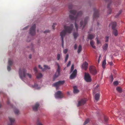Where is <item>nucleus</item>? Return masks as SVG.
<instances>
[{
  "label": "nucleus",
  "instance_id": "38",
  "mask_svg": "<svg viewBox=\"0 0 125 125\" xmlns=\"http://www.w3.org/2000/svg\"><path fill=\"white\" fill-rule=\"evenodd\" d=\"M68 57H69L68 55V54H66V57H65V62L67 61L68 59Z\"/></svg>",
  "mask_w": 125,
  "mask_h": 125
},
{
  "label": "nucleus",
  "instance_id": "28",
  "mask_svg": "<svg viewBox=\"0 0 125 125\" xmlns=\"http://www.w3.org/2000/svg\"><path fill=\"white\" fill-rule=\"evenodd\" d=\"M8 64L10 66H11L12 64V61L10 59H9Z\"/></svg>",
  "mask_w": 125,
  "mask_h": 125
},
{
  "label": "nucleus",
  "instance_id": "52",
  "mask_svg": "<svg viewBox=\"0 0 125 125\" xmlns=\"http://www.w3.org/2000/svg\"><path fill=\"white\" fill-rule=\"evenodd\" d=\"M109 64L111 66H112L113 65V63L112 62H109Z\"/></svg>",
  "mask_w": 125,
  "mask_h": 125
},
{
  "label": "nucleus",
  "instance_id": "31",
  "mask_svg": "<svg viewBox=\"0 0 125 125\" xmlns=\"http://www.w3.org/2000/svg\"><path fill=\"white\" fill-rule=\"evenodd\" d=\"M116 89L117 91L119 93L121 92L122 91L121 88L120 87H117Z\"/></svg>",
  "mask_w": 125,
  "mask_h": 125
},
{
  "label": "nucleus",
  "instance_id": "13",
  "mask_svg": "<svg viewBox=\"0 0 125 125\" xmlns=\"http://www.w3.org/2000/svg\"><path fill=\"white\" fill-rule=\"evenodd\" d=\"M86 100H87L85 98H84L81 99V100L78 103V104L77 105L78 106L84 104L85 103Z\"/></svg>",
  "mask_w": 125,
  "mask_h": 125
},
{
  "label": "nucleus",
  "instance_id": "21",
  "mask_svg": "<svg viewBox=\"0 0 125 125\" xmlns=\"http://www.w3.org/2000/svg\"><path fill=\"white\" fill-rule=\"evenodd\" d=\"M60 71H57L56 72V73L55 74L53 80H54V78H56L57 77H58L60 74Z\"/></svg>",
  "mask_w": 125,
  "mask_h": 125
},
{
  "label": "nucleus",
  "instance_id": "42",
  "mask_svg": "<svg viewBox=\"0 0 125 125\" xmlns=\"http://www.w3.org/2000/svg\"><path fill=\"white\" fill-rule=\"evenodd\" d=\"M37 125H43L40 122L38 121L37 123Z\"/></svg>",
  "mask_w": 125,
  "mask_h": 125
},
{
  "label": "nucleus",
  "instance_id": "29",
  "mask_svg": "<svg viewBox=\"0 0 125 125\" xmlns=\"http://www.w3.org/2000/svg\"><path fill=\"white\" fill-rule=\"evenodd\" d=\"M78 35V33L77 32H74L73 33V35L74 38L75 39H76L77 38Z\"/></svg>",
  "mask_w": 125,
  "mask_h": 125
},
{
  "label": "nucleus",
  "instance_id": "46",
  "mask_svg": "<svg viewBox=\"0 0 125 125\" xmlns=\"http://www.w3.org/2000/svg\"><path fill=\"white\" fill-rule=\"evenodd\" d=\"M74 68V66L73 64L72 65L71 68V70H73Z\"/></svg>",
  "mask_w": 125,
  "mask_h": 125
},
{
  "label": "nucleus",
  "instance_id": "11",
  "mask_svg": "<svg viewBox=\"0 0 125 125\" xmlns=\"http://www.w3.org/2000/svg\"><path fill=\"white\" fill-rule=\"evenodd\" d=\"M77 71H71L70 73L71 74L70 77V78L72 79L75 78L77 74Z\"/></svg>",
  "mask_w": 125,
  "mask_h": 125
},
{
  "label": "nucleus",
  "instance_id": "14",
  "mask_svg": "<svg viewBox=\"0 0 125 125\" xmlns=\"http://www.w3.org/2000/svg\"><path fill=\"white\" fill-rule=\"evenodd\" d=\"M39 106V104L38 103H36L35 105L33 106L32 107L33 110L34 111L37 110Z\"/></svg>",
  "mask_w": 125,
  "mask_h": 125
},
{
  "label": "nucleus",
  "instance_id": "9",
  "mask_svg": "<svg viewBox=\"0 0 125 125\" xmlns=\"http://www.w3.org/2000/svg\"><path fill=\"white\" fill-rule=\"evenodd\" d=\"M94 13L93 14V19L94 20H95L96 18L98 17H99V10H96L94 9Z\"/></svg>",
  "mask_w": 125,
  "mask_h": 125
},
{
  "label": "nucleus",
  "instance_id": "43",
  "mask_svg": "<svg viewBox=\"0 0 125 125\" xmlns=\"http://www.w3.org/2000/svg\"><path fill=\"white\" fill-rule=\"evenodd\" d=\"M56 24H57L56 23H53V25L52 26V27L53 29H55V25H56Z\"/></svg>",
  "mask_w": 125,
  "mask_h": 125
},
{
  "label": "nucleus",
  "instance_id": "47",
  "mask_svg": "<svg viewBox=\"0 0 125 125\" xmlns=\"http://www.w3.org/2000/svg\"><path fill=\"white\" fill-rule=\"evenodd\" d=\"M67 51L68 50L66 49L64 50L63 51V53L65 54H66L67 52Z\"/></svg>",
  "mask_w": 125,
  "mask_h": 125
},
{
  "label": "nucleus",
  "instance_id": "2",
  "mask_svg": "<svg viewBox=\"0 0 125 125\" xmlns=\"http://www.w3.org/2000/svg\"><path fill=\"white\" fill-rule=\"evenodd\" d=\"M73 27V25L72 24H70L69 26L65 25L64 26V29L60 33V35L62 39V48H63V38L66 35V33H71Z\"/></svg>",
  "mask_w": 125,
  "mask_h": 125
},
{
  "label": "nucleus",
  "instance_id": "44",
  "mask_svg": "<svg viewBox=\"0 0 125 125\" xmlns=\"http://www.w3.org/2000/svg\"><path fill=\"white\" fill-rule=\"evenodd\" d=\"M50 32V31L48 30H46L44 31L43 32L44 33H49Z\"/></svg>",
  "mask_w": 125,
  "mask_h": 125
},
{
  "label": "nucleus",
  "instance_id": "58",
  "mask_svg": "<svg viewBox=\"0 0 125 125\" xmlns=\"http://www.w3.org/2000/svg\"><path fill=\"white\" fill-rule=\"evenodd\" d=\"M31 54H30L29 57V58L30 59H31Z\"/></svg>",
  "mask_w": 125,
  "mask_h": 125
},
{
  "label": "nucleus",
  "instance_id": "27",
  "mask_svg": "<svg viewBox=\"0 0 125 125\" xmlns=\"http://www.w3.org/2000/svg\"><path fill=\"white\" fill-rule=\"evenodd\" d=\"M9 119L10 122L11 123L14 122L15 121L14 119L12 118L9 117Z\"/></svg>",
  "mask_w": 125,
  "mask_h": 125
},
{
  "label": "nucleus",
  "instance_id": "49",
  "mask_svg": "<svg viewBox=\"0 0 125 125\" xmlns=\"http://www.w3.org/2000/svg\"><path fill=\"white\" fill-rule=\"evenodd\" d=\"M73 7V5L71 4L69 6V9H71Z\"/></svg>",
  "mask_w": 125,
  "mask_h": 125
},
{
  "label": "nucleus",
  "instance_id": "19",
  "mask_svg": "<svg viewBox=\"0 0 125 125\" xmlns=\"http://www.w3.org/2000/svg\"><path fill=\"white\" fill-rule=\"evenodd\" d=\"M89 70H96L95 67L93 65L90 66L89 68Z\"/></svg>",
  "mask_w": 125,
  "mask_h": 125
},
{
  "label": "nucleus",
  "instance_id": "35",
  "mask_svg": "<svg viewBox=\"0 0 125 125\" xmlns=\"http://www.w3.org/2000/svg\"><path fill=\"white\" fill-rule=\"evenodd\" d=\"M110 81L112 82L113 80V77L112 75H111L110 77Z\"/></svg>",
  "mask_w": 125,
  "mask_h": 125
},
{
  "label": "nucleus",
  "instance_id": "17",
  "mask_svg": "<svg viewBox=\"0 0 125 125\" xmlns=\"http://www.w3.org/2000/svg\"><path fill=\"white\" fill-rule=\"evenodd\" d=\"M113 34L115 36H117L118 34V31L115 29H113Z\"/></svg>",
  "mask_w": 125,
  "mask_h": 125
},
{
  "label": "nucleus",
  "instance_id": "62",
  "mask_svg": "<svg viewBox=\"0 0 125 125\" xmlns=\"http://www.w3.org/2000/svg\"><path fill=\"white\" fill-rule=\"evenodd\" d=\"M30 41V40H29V41H28V42H29Z\"/></svg>",
  "mask_w": 125,
  "mask_h": 125
},
{
  "label": "nucleus",
  "instance_id": "32",
  "mask_svg": "<svg viewBox=\"0 0 125 125\" xmlns=\"http://www.w3.org/2000/svg\"><path fill=\"white\" fill-rule=\"evenodd\" d=\"M43 67L46 69H50V67L49 66L45 65H43Z\"/></svg>",
  "mask_w": 125,
  "mask_h": 125
},
{
  "label": "nucleus",
  "instance_id": "4",
  "mask_svg": "<svg viewBox=\"0 0 125 125\" xmlns=\"http://www.w3.org/2000/svg\"><path fill=\"white\" fill-rule=\"evenodd\" d=\"M84 79L87 82H90L91 81L92 79L89 74L87 73H85Z\"/></svg>",
  "mask_w": 125,
  "mask_h": 125
},
{
  "label": "nucleus",
  "instance_id": "60",
  "mask_svg": "<svg viewBox=\"0 0 125 125\" xmlns=\"http://www.w3.org/2000/svg\"><path fill=\"white\" fill-rule=\"evenodd\" d=\"M97 25H99V23L97 22Z\"/></svg>",
  "mask_w": 125,
  "mask_h": 125
},
{
  "label": "nucleus",
  "instance_id": "57",
  "mask_svg": "<svg viewBox=\"0 0 125 125\" xmlns=\"http://www.w3.org/2000/svg\"><path fill=\"white\" fill-rule=\"evenodd\" d=\"M32 47H33V45H32V44H31L30 46V47H29V46H28L27 47L28 48H30V47H31V48H32Z\"/></svg>",
  "mask_w": 125,
  "mask_h": 125
},
{
  "label": "nucleus",
  "instance_id": "24",
  "mask_svg": "<svg viewBox=\"0 0 125 125\" xmlns=\"http://www.w3.org/2000/svg\"><path fill=\"white\" fill-rule=\"evenodd\" d=\"M42 76V74L41 73H38L36 75V77L37 79L41 78Z\"/></svg>",
  "mask_w": 125,
  "mask_h": 125
},
{
  "label": "nucleus",
  "instance_id": "39",
  "mask_svg": "<svg viewBox=\"0 0 125 125\" xmlns=\"http://www.w3.org/2000/svg\"><path fill=\"white\" fill-rule=\"evenodd\" d=\"M15 113L17 114H18L19 113V111L17 109H16L14 111Z\"/></svg>",
  "mask_w": 125,
  "mask_h": 125
},
{
  "label": "nucleus",
  "instance_id": "18",
  "mask_svg": "<svg viewBox=\"0 0 125 125\" xmlns=\"http://www.w3.org/2000/svg\"><path fill=\"white\" fill-rule=\"evenodd\" d=\"M100 97V94L99 93L96 94L95 96V99L97 101L99 99Z\"/></svg>",
  "mask_w": 125,
  "mask_h": 125
},
{
  "label": "nucleus",
  "instance_id": "37",
  "mask_svg": "<svg viewBox=\"0 0 125 125\" xmlns=\"http://www.w3.org/2000/svg\"><path fill=\"white\" fill-rule=\"evenodd\" d=\"M121 12H122V10H120L119 11V12L115 16V17L116 18H117L121 13Z\"/></svg>",
  "mask_w": 125,
  "mask_h": 125
},
{
  "label": "nucleus",
  "instance_id": "61",
  "mask_svg": "<svg viewBox=\"0 0 125 125\" xmlns=\"http://www.w3.org/2000/svg\"><path fill=\"white\" fill-rule=\"evenodd\" d=\"M67 94H69V92H68L67 93Z\"/></svg>",
  "mask_w": 125,
  "mask_h": 125
},
{
  "label": "nucleus",
  "instance_id": "25",
  "mask_svg": "<svg viewBox=\"0 0 125 125\" xmlns=\"http://www.w3.org/2000/svg\"><path fill=\"white\" fill-rule=\"evenodd\" d=\"M108 47V45L107 44H105L103 47V48L104 50L106 51L107 48Z\"/></svg>",
  "mask_w": 125,
  "mask_h": 125
},
{
  "label": "nucleus",
  "instance_id": "6",
  "mask_svg": "<svg viewBox=\"0 0 125 125\" xmlns=\"http://www.w3.org/2000/svg\"><path fill=\"white\" fill-rule=\"evenodd\" d=\"M88 19V17H86L85 18L84 22H83L82 21H80V25L81 27H82V30L87 23Z\"/></svg>",
  "mask_w": 125,
  "mask_h": 125
},
{
  "label": "nucleus",
  "instance_id": "30",
  "mask_svg": "<svg viewBox=\"0 0 125 125\" xmlns=\"http://www.w3.org/2000/svg\"><path fill=\"white\" fill-rule=\"evenodd\" d=\"M106 63L105 60H104L103 62L102 66L103 68H105V66L106 64Z\"/></svg>",
  "mask_w": 125,
  "mask_h": 125
},
{
  "label": "nucleus",
  "instance_id": "51",
  "mask_svg": "<svg viewBox=\"0 0 125 125\" xmlns=\"http://www.w3.org/2000/svg\"><path fill=\"white\" fill-rule=\"evenodd\" d=\"M71 63V62L70 61H69L68 62L67 64V67L69 66L70 64Z\"/></svg>",
  "mask_w": 125,
  "mask_h": 125
},
{
  "label": "nucleus",
  "instance_id": "34",
  "mask_svg": "<svg viewBox=\"0 0 125 125\" xmlns=\"http://www.w3.org/2000/svg\"><path fill=\"white\" fill-rule=\"evenodd\" d=\"M113 84L114 85L116 86L118 84V82L117 81H115L114 82Z\"/></svg>",
  "mask_w": 125,
  "mask_h": 125
},
{
  "label": "nucleus",
  "instance_id": "55",
  "mask_svg": "<svg viewBox=\"0 0 125 125\" xmlns=\"http://www.w3.org/2000/svg\"><path fill=\"white\" fill-rule=\"evenodd\" d=\"M28 27V26H27L25 28H23V30H26V29Z\"/></svg>",
  "mask_w": 125,
  "mask_h": 125
},
{
  "label": "nucleus",
  "instance_id": "7",
  "mask_svg": "<svg viewBox=\"0 0 125 125\" xmlns=\"http://www.w3.org/2000/svg\"><path fill=\"white\" fill-rule=\"evenodd\" d=\"M55 97L56 98H61L63 97V94L61 91H59L55 94Z\"/></svg>",
  "mask_w": 125,
  "mask_h": 125
},
{
  "label": "nucleus",
  "instance_id": "45",
  "mask_svg": "<svg viewBox=\"0 0 125 125\" xmlns=\"http://www.w3.org/2000/svg\"><path fill=\"white\" fill-rule=\"evenodd\" d=\"M34 87L36 89H39V87H38V86L36 84V85H34Z\"/></svg>",
  "mask_w": 125,
  "mask_h": 125
},
{
  "label": "nucleus",
  "instance_id": "8",
  "mask_svg": "<svg viewBox=\"0 0 125 125\" xmlns=\"http://www.w3.org/2000/svg\"><path fill=\"white\" fill-rule=\"evenodd\" d=\"M64 83V80L59 81L54 84L53 85L56 87V89H57V87L60 85L63 84Z\"/></svg>",
  "mask_w": 125,
  "mask_h": 125
},
{
  "label": "nucleus",
  "instance_id": "59",
  "mask_svg": "<svg viewBox=\"0 0 125 125\" xmlns=\"http://www.w3.org/2000/svg\"><path fill=\"white\" fill-rule=\"evenodd\" d=\"M57 66H58V69H57V70H59L58 69H59V64H57Z\"/></svg>",
  "mask_w": 125,
  "mask_h": 125
},
{
  "label": "nucleus",
  "instance_id": "5",
  "mask_svg": "<svg viewBox=\"0 0 125 125\" xmlns=\"http://www.w3.org/2000/svg\"><path fill=\"white\" fill-rule=\"evenodd\" d=\"M36 25L34 24L30 29V33L32 36H33L35 34Z\"/></svg>",
  "mask_w": 125,
  "mask_h": 125
},
{
  "label": "nucleus",
  "instance_id": "53",
  "mask_svg": "<svg viewBox=\"0 0 125 125\" xmlns=\"http://www.w3.org/2000/svg\"><path fill=\"white\" fill-rule=\"evenodd\" d=\"M77 48V46L76 44H75L74 46V48L75 50H76V49Z\"/></svg>",
  "mask_w": 125,
  "mask_h": 125
},
{
  "label": "nucleus",
  "instance_id": "3",
  "mask_svg": "<svg viewBox=\"0 0 125 125\" xmlns=\"http://www.w3.org/2000/svg\"><path fill=\"white\" fill-rule=\"evenodd\" d=\"M19 75L21 78L23 79L27 77H28L30 78L31 77V75L29 73H26L25 71H20L19 72Z\"/></svg>",
  "mask_w": 125,
  "mask_h": 125
},
{
  "label": "nucleus",
  "instance_id": "50",
  "mask_svg": "<svg viewBox=\"0 0 125 125\" xmlns=\"http://www.w3.org/2000/svg\"><path fill=\"white\" fill-rule=\"evenodd\" d=\"M11 66H10L9 65L7 67V69L8 70H10V67Z\"/></svg>",
  "mask_w": 125,
  "mask_h": 125
},
{
  "label": "nucleus",
  "instance_id": "10",
  "mask_svg": "<svg viewBox=\"0 0 125 125\" xmlns=\"http://www.w3.org/2000/svg\"><path fill=\"white\" fill-rule=\"evenodd\" d=\"M106 2H108L109 3L108 4L107 6V8L108 9L107 11V13L108 14H110L112 12V9L110 8V7L111 2V0H106Z\"/></svg>",
  "mask_w": 125,
  "mask_h": 125
},
{
  "label": "nucleus",
  "instance_id": "33",
  "mask_svg": "<svg viewBox=\"0 0 125 125\" xmlns=\"http://www.w3.org/2000/svg\"><path fill=\"white\" fill-rule=\"evenodd\" d=\"M91 73L93 74L94 75L97 73L96 71H91Z\"/></svg>",
  "mask_w": 125,
  "mask_h": 125
},
{
  "label": "nucleus",
  "instance_id": "54",
  "mask_svg": "<svg viewBox=\"0 0 125 125\" xmlns=\"http://www.w3.org/2000/svg\"><path fill=\"white\" fill-rule=\"evenodd\" d=\"M38 67L40 69H42V68L41 67V65H38Z\"/></svg>",
  "mask_w": 125,
  "mask_h": 125
},
{
  "label": "nucleus",
  "instance_id": "20",
  "mask_svg": "<svg viewBox=\"0 0 125 125\" xmlns=\"http://www.w3.org/2000/svg\"><path fill=\"white\" fill-rule=\"evenodd\" d=\"M90 44L92 47L94 49L95 48V46L94 45V42L93 41L91 40L90 42Z\"/></svg>",
  "mask_w": 125,
  "mask_h": 125
},
{
  "label": "nucleus",
  "instance_id": "41",
  "mask_svg": "<svg viewBox=\"0 0 125 125\" xmlns=\"http://www.w3.org/2000/svg\"><path fill=\"white\" fill-rule=\"evenodd\" d=\"M89 121V120L88 119H86L84 123V125L87 124L88 123Z\"/></svg>",
  "mask_w": 125,
  "mask_h": 125
},
{
  "label": "nucleus",
  "instance_id": "40",
  "mask_svg": "<svg viewBox=\"0 0 125 125\" xmlns=\"http://www.w3.org/2000/svg\"><path fill=\"white\" fill-rule=\"evenodd\" d=\"M60 55L59 54H58L57 55V60H59L60 59Z\"/></svg>",
  "mask_w": 125,
  "mask_h": 125
},
{
  "label": "nucleus",
  "instance_id": "22",
  "mask_svg": "<svg viewBox=\"0 0 125 125\" xmlns=\"http://www.w3.org/2000/svg\"><path fill=\"white\" fill-rule=\"evenodd\" d=\"M99 86V85L98 84H97L96 86V87L94 89V90L93 91V93H95L96 92H97L99 91V90L98 89H97V88H98Z\"/></svg>",
  "mask_w": 125,
  "mask_h": 125
},
{
  "label": "nucleus",
  "instance_id": "16",
  "mask_svg": "<svg viewBox=\"0 0 125 125\" xmlns=\"http://www.w3.org/2000/svg\"><path fill=\"white\" fill-rule=\"evenodd\" d=\"M73 93L75 94H76L78 93L79 90L77 89V87L76 86L73 87Z\"/></svg>",
  "mask_w": 125,
  "mask_h": 125
},
{
  "label": "nucleus",
  "instance_id": "64",
  "mask_svg": "<svg viewBox=\"0 0 125 125\" xmlns=\"http://www.w3.org/2000/svg\"><path fill=\"white\" fill-rule=\"evenodd\" d=\"M115 5L116 6H117V5Z\"/></svg>",
  "mask_w": 125,
  "mask_h": 125
},
{
  "label": "nucleus",
  "instance_id": "12",
  "mask_svg": "<svg viewBox=\"0 0 125 125\" xmlns=\"http://www.w3.org/2000/svg\"><path fill=\"white\" fill-rule=\"evenodd\" d=\"M88 63L86 62L83 63L81 65V67L82 69L86 70L88 68Z\"/></svg>",
  "mask_w": 125,
  "mask_h": 125
},
{
  "label": "nucleus",
  "instance_id": "56",
  "mask_svg": "<svg viewBox=\"0 0 125 125\" xmlns=\"http://www.w3.org/2000/svg\"><path fill=\"white\" fill-rule=\"evenodd\" d=\"M33 70H37V67H35L34 68Z\"/></svg>",
  "mask_w": 125,
  "mask_h": 125
},
{
  "label": "nucleus",
  "instance_id": "36",
  "mask_svg": "<svg viewBox=\"0 0 125 125\" xmlns=\"http://www.w3.org/2000/svg\"><path fill=\"white\" fill-rule=\"evenodd\" d=\"M109 36H106L105 37V42H107L109 40Z\"/></svg>",
  "mask_w": 125,
  "mask_h": 125
},
{
  "label": "nucleus",
  "instance_id": "23",
  "mask_svg": "<svg viewBox=\"0 0 125 125\" xmlns=\"http://www.w3.org/2000/svg\"><path fill=\"white\" fill-rule=\"evenodd\" d=\"M94 37V35L92 34H89L88 36V38L92 40Z\"/></svg>",
  "mask_w": 125,
  "mask_h": 125
},
{
  "label": "nucleus",
  "instance_id": "48",
  "mask_svg": "<svg viewBox=\"0 0 125 125\" xmlns=\"http://www.w3.org/2000/svg\"><path fill=\"white\" fill-rule=\"evenodd\" d=\"M96 39L97 43L98 44H99L100 43V41L98 40L97 38H96Z\"/></svg>",
  "mask_w": 125,
  "mask_h": 125
},
{
  "label": "nucleus",
  "instance_id": "63",
  "mask_svg": "<svg viewBox=\"0 0 125 125\" xmlns=\"http://www.w3.org/2000/svg\"><path fill=\"white\" fill-rule=\"evenodd\" d=\"M74 70L75 71V70H76V69H75Z\"/></svg>",
  "mask_w": 125,
  "mask_h": 125
},
{
  "label": "nucleus",
  "instance_id": "1",
  "mask_svg": "<svg viewBox=\"0 0 125 125\" xmlns=\"http://www.w3.org/2000/svg\"><path fill=\"white\" fill-rule=\"evenodd\" d=\"M69 12L70 14L69 15L70 19L72 20H74L75 22V26L76 31H77L78 29V26L76 22L79 19V17L82 15V12L81 11H79L76 15L77 12L76 10H70Z\"/></svg>",
  "mask_w": 125,
  "mask_h": 125
},
{
  "label": "nucleus",
  "instance_id": "15",
  "mask_svg": "<svg viewBox=\"0 0 125 125\" xmlns=\"http://www.w3.org/2000/svg\"><path fill=\"white\" fill-rule=\"evenodd\" d=\"M111 24L112 25V28L113 30L115 29V28L116 26V23L115 22H113L111 23Z\"/></svg>",
  "mask_w": 125,
  "mask_h": 125
},
{
  "label": "nucleus",
  "instance_id": "26",
  "mask_svg": "<svg viewBox=\"0 0 125 125\" xmlns=\"http://www.w3.org/2000/svg\"><path fill=\"white\" fill-rule=\"evenodd\" d=\"M82 46L81 45H79L78 50L77 52L78 53H79L82 51Z\"/></svg>",
  "mask_w": 125,
  "mask_h": 125
}]
</instances>
